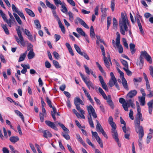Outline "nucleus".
<instances>
[{"label": "nucleus", "mask_w": 153, "mask_h": 153, "mask_svg": "<svg viewBox=\"0 0 153 153\" xmlns=\"http://www.w3.org/2000/svg\"><path fill=\"white\" fill-rule=\"evenodd\" d=\"M67 14L69 16V19L71 21H73L74 17V14H73L71 12L69 11L67 13Z\"/></svg>", "instance_id": "58836bf2"}, {"label": "nucleus", "mask_w": 153, "mask_h": 153, "mask_svg": "<svg viewBox=\"0 0 153 153\" xmlns=\"http://www.w3.org/2000/svg\"><path fill=\"white\" fill-rule=\"evenodd\" d=\"M116 34L117 36L116 39V42H117V44H118L120 42V35L118 32H117Z\"/></svg>", "instance_id": "3c124183"}, {"label": "nucleus", "mask_w": 153, "mask_h": 153, "mask_svg": "<svg viewBox=\"0 0 153 153\" xmlns=\"http://www.w3.org/2000/svg\"><path fill=\"white\" fill-rule=\"evenodd\" d=\"M61 5V7L62 9L61 10V11L64 13H66L68 11L67 7H65V4H62Z\"/></svg>", "instance_id": "a18cd8bd"}, {"label": "nucleus", "mask_w": 153, "mask_h": 153, "mask_svg": "<svg viewBox=\"0 0 153 153\" xmlns=\"http://www.w3.org/2000/svg\"><path fill=\"white\" fill-rule=\"evenodd\" d=\"M76 139L81 143L85 147L86 146V144L83 141L82 138L78 134H76Z\"/></svg>", "instance_id": "5701e85b"}, {"label": "nucleus", "mask_w": 153, "mask_h": 153, "mask_svg": "<svg viewBox=\"0 0 153 153\" xmlns=\"http://www.w3.org/2000/svg\"><path fill=\"white\" fill-rule=\"evenodd\" d=\"M143 119L141 113H137L134 121L135 127L137 133H138L139 139L141 140L144 135L143 127L140 126V121H143Z\"/></svg>", "instance_id": "f257e3e1"}, {"label": "nucleus", "mask_w": 153, "mask_h": 153, "mask_svg": "<svg viewBox=\"0 0 153 153\" xmlns=\"http://www.w3.org/2000/svg\"><path fill=\"white\" fill-rule=\"evenodd\" d=\"M34 23L36 26V28L38 29H40L41 25L39 21L38 20H35L34 21Z\"/></svg>", "instance_id": "de8ad7c7"}, {"label": "nucleus", "mask_w": 153, "mask_h": 153, "mask_svg": "<svg viewBox=\"0 0 153 153\" xmlns=\"http://www.w3.org/2000/svg\"><path fill=\"white\" fill-rule=\"evenodd\" d=\"M120 60L123 65L125 67V68H126L128 67V63L127 61L122 59H121Z\"/></svg>", "instance_id": "8fccbe9b"}, {"label": "nucleus", "mask_w": 153, "mask_h": 153, "mask_svg": "<svg viewBox=\"0 0 153 153\" xmlns=\"http://www.w3.org/2000/svg\"><path fill=\"white\" fill-rule=\"evenodd\" d=\"M9 146L11 150V152L12 153H18V152L17 150H15L13 146L10 145Z\"/></svg>", "instance_id": "6e6d98bb"}, {"label": "nucleus", "mask_w": 153, "mask_h": 153, "mask_svg": "<svg viewBox=\"0 0 153 153\" xmlns=\"http://www.w3.org/2000/svg\"><path fill=\"white\" fill-rule=\"evenodd\" d=\"M76 30L78 32V33H79L81 36H84V37L86 35L85 32L82 30V29L79 27H77L76 29Z\"/></svg>", "instance_id": "c756f323"}, {"label": "nucleus", "mask_w": 153, "mask_h": 153, "mask_svg": "<svg viewBox=\"0 0 153 153\" xmlns=\"http://www.w3.org/2000/svg\"><path fill=\"white\" fill-rule=\"evenodd\" d=\"M74 22L75 24H78L79 23L81 25L83 26L85 28L88 29L89 27L85 22L81 19L79 17H77L74 20Z\"/></svg>", "instance_id": "6e6552de"}, {"label": "nucleus", "mask_w": 153, "mask_h": 153, "mask_svg": "<svg viewBox=\"0 0 153 153\" xmlns=\"http://www.w3.org/2000/svg\"><path fill=\"white\" fill-rule=\"evenodd\" d=\"M98 90L99 92L102 95L103 98L104 99H106L107 96L102 88L100 87H99L98 88Z\"/></svg>", "instance_id": "7c9ffc66"}, {"label": "nucleus", "mask_w": 153, "mask_h": 153, "mask_svg": "<svg viewBox=\"0 0 153 153\" xmlns=\"http://www.w3.org/2000/svg\"><path fill=\"white\" fill-rule=\"evenodd\" d=\"M145 97H139V101L140 102V105L142 106H143L145 104Z\"/></svg>", "instance_id": "393cba45"}, {"label": "nucleus", "mask_w": 153, "mask_h": 153, "mask_svg": "<svg viewBox=\"0 0 153 153\" xmlns=\"http://www.w3.org/2000/svg\"><path fill=\"white\" fill-rule=\"evenodd\" d=\"M134 100L131 99L126 101L123 98H120L119 99V102L122 104V106L124 110L126 111H128V107L131 106L132 108H135V105L134 103Z\"/></svg>", "instance_id": "20e7f679"}, {"label": "nucleus", "mask_w": 153, "mask_h": 153, "mask_svg": "<svg viewBox=\"0 0 153 153\" xmlns=\"http://www.w3.org/2000/svg\"><path fill=\"white\" fill-rule=\"evenodd\" d=\"M149 70L150 74L153 78V67L151 65L149 66Z\"/></svg>", "instance_id": "774afa93"}, {"label": "nucleus", "mask_w": 153, "mask_h": 153, "mask_svg": "<svg viewBox=\"0 0 153 153\" xmlns=\"http://www.w3.org/2000/svg\"><path fill=\"white\" fill-rule=\"evenodd\" d=\"M144 64V58L141 55L140 53V56L139 59H137V65L139 66L140 67V69H142L143 65Z\"/></svg>", "instance_id": "9d476101"}, {"label": "nucleus", "mask_w": 153, "mask_h": 153, "mask_svg": "<svg viewBox=\"0 0 153 153\" xmlns=\"http://www.w3.org/2000/svg\"><path fill=\"white\" fill-rule=\"evenodd\" d=\"M82 89L83 91H84L85 96L87 97L88 100H89L90 102L92 104L94 103V101L93 100V99L91 98V96L89 92L86 91L85 88H84L83 87Z\"/></svg>", "instance_id": "ddd939ff"}, {"label": "nucleus", "mask_w": 153, "mask_h": 153, "mask_svg": "<svg viewBox=\"0 0 153 153\" xmlns=\"http://www.w3.org/2000/svg\"><path fill=\"white\" fill-rule=\"evenodd\" d=\"M14 111L15 113L19 116L24 121V118L23 114L20 111L17 110H15Z\"/></svg>", "instance_id": "c9c22d12"}, {"label": "nucleus", "mask_w": 153, "mask_h": 153, "mask_svg": "<svg viewBox=\"0 0 153 153\" xmlns=\"http://www.w3.org/2000/svg\"><path fill=\"white\" fill-rule=\"evenodd\" d=\"M133 112L131 109L130 110V112L129 114V116L130 118L132 120L134 119V117L133 116Z\"/></svg>", "instance_id": "e2e57ef3"}, {"label": "nucleus", "mask_w": 153, "mask_h": 153, "mask_svg": "<svg viewBox=\"0 0 153 153\" xmlns=\"http://www.w3.org/2000/svg\"><path fill=\"white\" fill-rule=\"evenodd\" d=\"M114 0H111V7L112 10V11L113 12L114 10Z\"/></svg>", "instance_id": "13d9d810"}, {"label": "nucleus", "mask_w": 153, "mask_h": 153, "mask_svg": "<svg viewBox=\"0 0 153 153\" xmlns=\"http://www.w3.org/2000/svg\"><path fill=\"white\" fill-rule=\"evenodd\" d=\"M107 100V102L111 107L112 109H113L114 108V105L112 100H111V96L108 95L107 96V99H105Z\"/></svg>", "instance_id": "4468645a"}, {"label": "nucleus", "mask_w": 153, "mask_h": 153, "mask_svg": "<svg viewBox=\"0 0 153 153\" xmlns=\"http://www.w3.org/2000/svg\"><path fill=\"white\" fill-rule=\"evenodd\" d=\"M129 47L131 54H134L135 53L136 51V50L135 49V45L133 43H131L129 45Z\"/></svg>", "instance_id": "c85d7f7f"}, {"label": "nucleus", "mask_w": 153, "mask_h": 153, "mask_svg": "<svg viewBox=\"0 0 153 153\" xmlns=\"http://www.w3.org/2000/svg\"><path fill=\"white\" fill-rule=\"evenodd\" d=\"M74 46L76 51L79 54L82 53V52H81V50L79 47L76 44H74Z\"/></svg>", "instance_id": "a19ab883"}, {"label": "nucleus", "mask_w": 153, "mask_h": 153, "mask_svg": "<svg viewBox=\"0 0 153 153\" xmlns=\"http://www.w3.org/2000/svg\"><path fill=\"white\" fill-rule=\"evenodd\" d=\"M96 121L97 122V125L96 126V128L98 132H100L102 129H103L101 125L99 122V121L96 120Z\"/></svg>", "instance_id": "bb28decb"}, {"label": "nucleus", "mask_w": 153, "mask_h": 153, "mask_svg": "<svg viewBox=\"0 0 153 153\" xmlns=\"http://www.w3.org/2000/svg\"><path fill=\"white\" fill-rule=\"evenodd\" d=\"M46 99V102L50 107H52V106L51 104V100L49 99L48 97H47Z\"/></svg>", "instance_id": "680f3d73"}, {"label": "nucleus", "mask_w": 153, "mask_h": 153, "mask_svg": "<svg viewBox=\"0 0 153 153\" xmlns=\"http://www.w3.org/2000/svg\"><path fill=\"white\" fill-rule=\"evenodd\" d=\"M25 10L27 13L30 16L32 17H34L35 16V14L31 10L26 8L25 9Z\"/></svg>", "instance_id": "a878e982"}, {"label": "nucleus", "mask_w": 153, "mask_h": 153, "mask_svg": "<svg viewBox=\"0 0 153 153\" xmlns=\"http://www.w3.org/2000/svg\"><path fill=\"white\" fill-rule=\"evenodd\" d=\"M81 100L80 99L79 97L75 98L74 100V102L75 105H78V103H79Z\"/></svg>", "instance_id": "864d4df0"}, {"label": "nucleus", "mask_w": 153, "mask_h": 153, "mask_svg": "<svg viewBox=\"0 0 153 153\" xmlns=\"http://www.w3.org/2000/svg\"><path fill=\"white\" fill-rule=\"evenodd\" d=\"M55 5L58 6L59 4L61 5L62 3L60 0H53Z\"/></svg>", "instance_id": "0e129e2a"}, {"label": "nucleus", "mask_w": 153, "mask_h": 153, "mask_svg": "<svg viewBox=\"0 0 153 153\" xmlns=\"http://www.w3.org/2000/svg\"><path fill=\"white\" fill-rule=\"evenodd\" d=\"M53 65L56 68H61V66L59 65V63L56 60H53Z\"/></svg>", "instance_id": "37998d69"}, {"label": "nucleus", "mask_w": 153, "mask_h": 153, "mask_svg": "<svg viewBox=\"0 0 153 153\" xmlns=\"http://www.w3.org/2000/svg\"><path fill=\"white\" fill-rule=\"evenodd\" d=\"M12 8L14 12L16 13H17L19 11L18 8L16 7L14 4H12Z\"/></svg>", "instance_id": "49530a36"}, {"label": "nucleus", "mask_w": 153, "mask_h": 153, "mask_svg": "<svg viewBox=\"0 0 153 153\" xmlns=\"http://www.w3.org/2000/svg\"><path fill=\"white\" fill-rule=\"evenodd\" d=\"M109 124L112 128L111 131L116 130V126L115 123L114 122L112 123H110Z\"/></svg>", "instance_id": "bf43d9fd"}, {"label": "nucleus", "mask_w": 153, "mask_h": 153, "mask_svg": "<svg viewBox=\"0 0 153 153\" xmlns=\"http://www.w3.org/2000/svg\"><path fill=\"white\" fill-rule=\"evenodd\" d=\"M133 81L134 83V84L136 85V83L137 82H140L142 81V78L141 77H139L137 78H134L133 79Z\"/></svg>", "instance_id": "603ef678"}, {"label": "nucleus", "mask_w": 153, "mask_h": 153, "mask_svg": "<svg viewBox=\"0 0 153 153\" xmlns=\"http://www.w3.org/2000/svg\"><path fill=\"white\" fill-rule=\"evenodd\" d=\"M111 79L109 80L108 84L111 87H112L115 85L116 87L118 90H120V88L117 82V79L115 78L113 73L111 72L110 73Z\"/></svg>", "instance_id": "423d86ee"}, {"label": "nucleus", "mask_w": 153, "mask_h": 153, "mask_svg": "<svg viewBox=\"0 0 153 153\" xmlns=\"http://www.w3.org/2000/svg\"><path fill=\"white\" fill-rule=\"evenodd\" d=\"M143 76L144 79L146 82V88L149 90H150V84L148 80L147 76L145 73H143Z\"/></svg>", "instance_id": "6ab92c4d"}, {"label": "nucleus", "mask_w": 153, "mask_h": 153, "mask_svg": "<svg viewBox=\"0 0 153 153\" xmlns=\"http://www.w3.org/2000/svg\"><path fill=\"white\" fill-rule=\"evenodd\" d=\"M86 108L88 113H90L91 111H93L95 110L94 109L91 105L86 106Z\"/></svg>", "instance_id": "4c0bfd02"}, {"label": "nucleus", "mask_w": 153, "mask_h": 153, "mask_svg": "<svg viewBox=\"0 0 153 153\" xmlns=\"http://www.w3.org/2000/svg\"><path fill=\"white\" fill-rule=\"evenodd\" d=\"M80 55L82 56H83L86 59L88 60H89L90 59V58L88 56V55L85 52H82V53H81Z\"/></svg>", "instance_id": "338daca9"}, {"label": "nucleus", "mask_w": 153, "mask_h": 153, "mask_svg": "<svg viewBox=\"0 0 153 153\" xmlns=\"http://www.w3.org/2000/svg\"><path fill=\"white\" fill-rule=\"evenodd\" d=\"M1 26L4 29L5 33L7 35L9 34V32L7 28V25H6L1 24Z\"/></svg>", "instance_id": "e433bc0d"}, {"label": "nucleus", "mask_w": 153, "mask_h": 153, "mask_svg": "<svg viewBox=\"0 0 153 153\" xmlns=\"http://www.w3.org/2000/svg\"><path fill=\"white\" fill-rule=\"evenodd\" d=\"M58 25L59 27L61 29V31L63 33H65V30L64 25L62 24L61 21L58 22Z\"/></svg>", "instance_id": "473e14b6"}, {"label": "nucleus", "mask_w": 153, "mask_h": 153, "mask_svg": "<svg viewBox=\"0 0 153 153\" xmlns=\"http://www.w3.org/2000/svg\"><path fill=\"white\" fill-rule=\"evenodd\" d=\"M45 124L49 127L54 129V130L57 131L58 128L56 126L55 124L53 122L49 120H46L45 121Z\"/></svg>", "instance_id": "9b49d317"}, {"label": "nucleus", "mask_w": 153, "mask_h": 153, "mask_svg": "<svg viewBox=\"0 0 153 153\" xmlns=\"http://www.w3.org/2000/svg\"><path fill=\"white\" fill-rule=\"evenodd\" d=\"M96 64L97 65V67L98 68L99 70L101 71V72L102 74L104 73L105 74V73L104 71L103 70L102 67H101V66L99 64V63L98 62H96Z\"/></svg>", "instance_id": "79ce46f5"}, {"label": "nucleus", "mask_w": 153, "mask_h": 153, "mask_svg": "<svg viewBox=\"0 0 153 153\" xmlns=\"http://www.w3.org/2000/svg\"><path fill=\"white\" fill-rule=\"evenodd\" d=\"M13 21L11 19H7L5 22L7 24L8 26L10 27H11L12 24L13 23Z\"/></svg>", "instance_id": "5fc2aeb1"}, {"label": "nucleus", "mask_w": 153, "mask_h": 153, "mask_svg": "<svg viewBox=\"0 0 153 153\" xmlns=\"http://www.w3.org/2000/svg\"><path fill=\"white\" fill-rule=\"evenodd\" d=\"M137 93V91L135 90L130 91L127 94V96L129 98H132L135 96Z\"/></svg>", "instance_id": "f3484780"}, {"label": "nucleus", "mask_w": 153, "mask_h": 153, "mask_svg": "<svg viewBox=\"0 0 153 153\" xmlns=\"http://www.w3.org/2000/svg\"><path fill=\"white\" fill-rule=\"evenodd\" d=\"M45 3L47 6L49 8H51L52 10V13L53 16L55 18L58 22L60 21V19L58 16L57 15L55 10L56 8V6L54 4L51 3L49 1L47 0H45Z\"/></svg>", "instance_id": "39448f33"}, {"label": "nucleus", "mask_w": 153, "mask_h": 153, "mask_svg": "<svg viewBox=\"0 0 153 153\" xmlns=\"http://www.w3.org/2000/svg\"><path fill=\"white\" fill-rule=\"evenodd\" d=\"M111 19L110 17H108L107 18V30H108L111 24Z\"/></svg>", "instance_id": "09e8293b"}, {"label": "nucleus", "mask_w": 153, "mask_h": 153, "mask_svg": "<svg viewBox=\"0 0 153 153\" xmlns=\"http://www.w3.org/2000/svg\"><path fill=\"white\" fill-rule=\"evenodd\" d=\"M86 141L88 144L91 146L93 148H94V145L92 143L89 139L87 138H86Z\"/></svg>", "instance_id": "052dcab7"}, {"label": "nucleus", "mask_w": 153, "mask_h": 153, "mask_svg": "<svg viewBox=\"0 0 153 153\" xmlns=\"http://www.w3.org/2000/svg\"><path fill=\"white\" fill-rule=\"evenodd\" d=\"M13 14L14 16V17H15L19 25H21L22 24V21L20 19V18L19 17V16L17 14L14 13H13Z\"/></svg>", "instance_id": "f704fd0d"}, {"label": "nucleus", "mask_w": 153, "mask_h": 153, "mask_svg": "<svg viewBox=\"0 0 153 153\" xmlns=\"http://www.w3.org/2000/svg\"><path fill=\"white\" fill-rule=\"evenodd\" d=\"M122 82L124 88L127 90H128L127 82L125 78H122Z\"/></svg>", "instance_id": "4be33fe9"}, {"label": "nucleus", "mask_w": 153, "mask_h": 153, "mask_svg": "<svg viewBox=\"0 0 153 153\" xmlns=\"http://www.w3.org/2000/svg\"><path fill=\"white\" fill-rule=\"evenodd\" d=\"M27 53V51H26L24 53L21 54L19 59L18 62H21L24 61L26 57Z\"/></svg>", "instance_id": "aec40b11"}, {"label": "nucleus", "mask_w": 153, "mask_h": 153, "mask_svg": "<svg viewBox=\"0 0 153 153\" xmlns=\"http://www.w3.org/2000/svg\"><path fill=\"white\" fill-rule=\"evenodd\" d=\"M135 21L137 22L138 25H141L140 22H142L143 20L142 17L139 14V12H137L136 16L135 17Z\"/></svg>", "instance_id": "f8f14e48"}, {"label": "nucleus", "mask_w": 153, "mask_h": 153, "mask_svg": "<svg viewBox=\"0 0 153 153\" xmlns=\"http://www.w3.org/2000/svg\"><path fill=\"white\" fill-rule=\"evenodd\" d=\"M35 54L33 51V49H31L27 55V57L29 59L33 58L35 56Z\"/></svg>", "instance_id": "412c9836"}, {"label": "nucleus", "mask_w": 153, "mask_h": 153, "mask_svg": "<svg viewBox=\"0 0 153 153\" xmlns=\"http://www.w3.org/2000/svg\"><path fill=\"white\" fill-rule=\"evenodd\" d=\"M143 57H144L146 60L150 64L152 62V59L151 56L147 53L146 51H141L140 52Z\"/></svg>", "instance_id": "1a4fd4ad"}, {"label": "nucleus", "mask_w": 153, "mask_h": 153, "mask_svg": "<svg viewBox=\"0 0 153 153\" xmlns=\"http://www.w3.org/2000/svg\"><path fill=\"white\" fill-rule=\"evenodd\" d=\"M91 116H92L94 118H96L97 117V114L96 113L95 110L93 111H91L90 113H88V123L91 127L94 128V126L92 120Z\"/></svg>", "instance_id": "0eeeda50"}, {"label": "nucleus", "mask_w": 153, "mask_h": 153, "mask_svg": "<svg viewBox=\"0 0 153 153\" xmlns=\"http://www.w3.org/2000/svg\"><path fill=\"white\" fill-rule=\"evenodd\" d=\"M153 99L149 101L147 103V105L149 107V112L151 114H152L153 109Z\"/></svg>", "instance_id": "a211bd4d"}, {"label": "nucleus", "mask_w": 153, "mask_h": 153, "mask_svg": "<svg viewBox=\"0 0 153 153\" xmlns=\"http://www.w3.org/2000/svg\"><path fill=\"white\" fill-rule=\"evenodd\" d=\"M42 132L43 134V136L46 138L48 137H52V134L50 132L47 130L42 131Z\"/></svg>", "instance_id": "dca6fc26"}, {"label": "nucleus", "mask_w": 153, "mask_h": 153, "mask_svg": "<svg viewBox=\"0 0 153 153\" xmlns=\"http://www.w3.org/2000/svg\"><path fill=\"white\" fill-rule=\"evenodd\" d=\"M116 45L117 48L118 49L119 53H122L123 52V49L122 45L120 44V42L118 44H117V42H116Z\"/></svg>", "instance_id": "72a5a7b5"}, {"label": "nucleus", "mask_w": 153, "mask_h": 153, "mask_svg": "<svg viewBox=\"0 0 153 153\" xmlns=\"http://www.w3.org/2000/svg\"><path fill=\"white\" fill-rule=\"evenodd\" d=\"M75 105L76 106V108L77 110L78 111H79L81 114H85V111L81 109L80 106L79 104L76 105Z\"/></svg>", "instance_id": "ea45409f"}, {"label": "nucleus", "mask_w": 153, "mask_h": 153, "mask_svg": "<svg viewBox=\"0 0 153 153\" xmlns=\"http://www.w3.org/2000/svg\"><path fill=\"white\" fill-rule=\"evenodd\" d=\"M111 132L112 133V136L113 138L115 140H117L119 138L118 137V134L117 130H116L111 131Z\"/></svg>", "instance_id": "cd10ccee"}, {"label": "nucleus", "mask_w": 153, "mask_h": 153, "mask_svg": "<svg viewBox=\"0 0 153 153\" xmlns=\"http://www.w3.org/2000/svg\"><path fill=\"white\" fill-rule=\"evenodd\" d=\"M123 69L126 72L128 76H131V75L132 73L131 71L129 70L128 67L127 68H123Z\"/></svg>", "instance_id": "c03bdc74"}, {"label": "nucleus", "mask_w": 153, "mask_h": 153, "mask_svg": "<svg viewBox=\"0 0 153 153\" xmlns=\"http://www.w3.org/2000/svg\"><path fill=\"white\" fill-rule=\"evenodd\" d=\"M16 30L17 32L18 37L16 36H15V38L19 44H20L22 46L25 47V42L26 41H24V39L22 34V31L20 30V26H18L16 28ZM26 42L28 45H27V51H29V50L32 49L33 47V45L31 43H28V42L27 41Z\"/></svg>", "instance_id": "f03ea898"}, {"label": "nucleus", "mask_w": 153, "mask_h": 153, "mask_svg": "<svg viewBox=\"0 0 153 153\" xmlns=\"http://www.w3.org/2000/svg\"><path fill=\"white\" fill-rule=\"evenodd\" d=\"M10 141L13 143H15L19 140V138L18 136H13L10 138Z\"/></svg>", "instance_id": "b1692460"}, {"label": "nucleus", "mask_w": 153, "mask_h": 153, "mask_svg": "<svg viewBox=\"0 0 153 153\" xmlns=\"http://www.w3.org/2000/svg\"><path fill=\"white\" fill-rule=\"evenodd\" d=\"M85 82L89 89H90L91 88H92L93 89H95V88L96 89H97V87L94 86L93 83L91 81L87 80Z\"/></svg>", "instance_id": "2eb2a0df"}, {"label": "nucleus", "mask_w": 153, "mask_h": 153, "mask_svg": "<svg viewBox=\"0 0 153 153\" xmlns=\"http://www.w3.org/2000/svg\"><path fill=\"white\" fill-rule=\"evenodd\" d=\"M120 32L123 35L125 34V31L128 30L127 26L129 25V22L127 18L123 14H121V20L119 21Z\"/></svg>", "instance_id": "7ed1b4c3"}, {"label": "nucleus", "mask_w": 153, "mask_h": 153, "mask_svg": "<svg viewBox=\"0 0 153 153\" xmlns=\"http://www.w3.org/2000/svg\"><path fill=\"white\" fill-rule=\"evenodd\" d=\"M149 92V93L147 96L149 97H151L153 96V91H151V88L150 86V90L146 89Z\"/></svg>", "instance_id": "69168bd1"}, {"label": "nucleus", "mask_w": 153, "mask_h": 153, "mask_svg": "<svg viewBox=\"0 0 153 153\" xmlns=\"http://www.w3.org/2000/svg\"><path fill=\"white\" fill-rule=\"evenodd\" d=\"M104 61L105 65L108 70L110 69L109 63L107 58L105 56L104 57Z\"/></svg>", "instance_id": "2f4dec72"}, {"label": "nucleus", "mask_w": 153, "mask_h": 153, "mask_svg": "<svg viewBox=\"0 0 153 153\" xmlns=\"http://www.w3.org/2000/svg\"><path fill=\"white\" fill-rule=\"evenodd\" d=\"M118 24L117 23V21L115 18H114L113 19V26L114 27L117 28Z\"/></svg>", "instance_id": "4d7b16f0"}]
</instances>
